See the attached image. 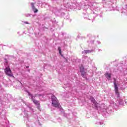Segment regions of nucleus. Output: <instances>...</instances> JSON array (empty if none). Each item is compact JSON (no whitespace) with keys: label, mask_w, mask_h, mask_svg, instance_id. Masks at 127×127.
Instances as JSON below:
<instances>
[{"label":"nucleus","mask_w":127,"mask_h":127,"mask_svg":"<svg viewBox=\"0 0 127 127\" xmlns=\"http://www.w3.org/2000/svg\"><path fill=\"white\" fill-rule=\"evenodd\" d=\"M52 104L55 108H58L59 109H60L61 108V106H60V104L59 103V102L58 101V100H57V98L55 96L52 95Z\"/></svg>","instance_id":"nucleus-1"},{"label":"nucleus","mask_w":127,"mask_h":127,"mask_svg":"<svg viewBox=\"0 0 127 127\" xmlns=\"http://www.w3.org/2000/svg\"><path fill=\"white\" fill-rule=\"evenodd\" d=\"M4 72L6 75L9 76V77H12V76H13V74H12L11 70H10V68H9V66L6 67L4 69Z\"/></svg>","instance_id":"nucleus-2"},{"label":"nucleus","mask_w":127,"mask_h":127,"mask_svg":"<svg viewBox=\"0 0 127 127\" xmlns=\"http://www.w3.org/2000/svg\"><path fill=\"white\" fill-rule=\"evenodd\" d=\"M114 84L116 95L118 98H120V93H119V89L118 88V86L117 85V81L116 80V79H114Z\"/></svg>","instance_id":"nucleus-3"},{"label":"nucleus","mask_w":127,"mask_h":127,"mask_svg":"<svg viewBox=\"0 0 127 127\" xmlns=\"http://www.w3.org/2000/svg\"><path fill=\"white\" fill-rule=\"evenodd\" d=\"M28 95L29 96L30 99H31L32 101H33V103H35V105L38 106L39 105V101L34 100V98L36 97V95L33 96L32 94H30V93H28Z\"/></svg>","instance_id":"nucleus-4"},{"label":"nucleus","mask_w":127,"mask_h":127,"mask_svg":"<svg viewBox=\"0 0 127 127\" xmlns=\"http://www.w3.org/2000/svg\"><path fill=\"white\" fill-rule=\"evenodd\" d=\"M80 72L81 73V75L83 78H86V73L87 71L84 68L83 66H81L80 67Z\"/></svg>","instance_id":"nucleus-5"},{"label":"nucleus","mask_w":127,"mask_h":127,"mask_svg":"<svg viewBox=\"0 0 127 127\" xmlns=\"http://www.w3.org/2000/svg\"><path fill=\"white\" fill-rule=\"evenodd\" d=\"M90 100L92 103V105L93 106V107H94V108H98V106H99V104L97 103V102L95 101V100L94 99V98H93L92 97H91Z\"/></svg>","instance_id":"nucleus-6"},{"label":"nucleus","mask_w":127,"mask_h":127,"mask_svg":"<svg viewBox=\"0 0 127 127\" xmlns=\"http://www.w3.org/2000/svg\"><path fill=\"white\" fill-rule=\"evenodd\" d=\"M105 75V77H106L108 80H111L112 74L108 72H106Z\"/></svg>","instance_id":"nucleus-7"},{"label":"nucleus","mask_w":127,"mask_h":127,"mask_svg":"<svg viewBox=\"0 0 127 127\" xmlns=\"http://www.w3.org/2000/svg\"><path fill=\"white\" fill-rule=\"evenodd\" d=\"M93 52V50H84L82 52V54H88Z\"/></svg>","instance_id":"nucleus-8"},{"label":"nucleus","mask_w":127,"mask_h":127,"mask_svg":"<svg viewBox=\"0 0 127 127\" xmlns=\"http://www.w3.org/2000/svg\"><path fill=\"white\" fill-rule=\"evenodd\" d=\"M32 9H33V11H34L35 13H36V12H38V10L36 8H35V7L34 8H32Z\"/></svg>","instance_id":"nucleus-9"},{"label":"nucleus","mask_w":127,"mask_h":127,"mask_svg":"<svg viewBox=\"0 0 127 127\" xmlns=\"http://www.w3.org/2000/svg\"><path fill=\"white\" fill-rule=\"evenodd\" d=\"M58 50H59V54L61 55V54L62 53V51L61 50V47H58Z\"/></svg>","instance_id":"nucleus-10"},{"label":"nucleus","mask_w":127,"mask_h":127,"mask_svg":"<svg viewBox=\"0 0 127 127\" xmlns=\"http://www.w3.org/2000/svg\"><path fill=\"white\" fill-rule=\"evenodd\" d=\"M31 5L32 6V8H34V7H35V6H34V3L32 2L31 3Z\"/></svg>","instance_id":"nucleus-11"},{"label":"nucleus","mask_w":127,"mask_h":127,"mask_svg":"<svg viewBox=\"0 0 127 127\" xmlns=\"http://www.w3.org/2000/svg\"><path fill=\"white\" fill-rule=\"evenodd\" d=\"M28 109H29V110H30L31 112H32V111H33V109L32 108H31V107H28Z\"/></svg>","instance_id":"nucleus-12"},{"label":"nucleus","mask_w":127,"mask_h":127,"mask_svg":"<svg viewBox=\"0 0 127 127\" xmlns=\"http://www.w3.org/2000/svg\"><path fill=\"white\" fill-rule=\"evenodd\" d=\"M124 103V102L123 101V100H121V102H120L119 103L120 104V105H123V103Z\"/></svg>","instance_id":"nucleus-13"},{"label":"nucleus","mask_w":127,"mask_h":127,"mask_svg":"<svg viewBox=\"0 0 127 127\" xmlns=\"http://www.w3.org/2000/svg\"><path fill=\"white\" fill-rule=\"evenodd\" d=\"M104 123L103 122H99V125H103Z\"/></svg>","instance_id":"nucleus-14"},{"label":"nucleus","mask_w":127,"mask_h":127,"mask_svg":"<svg viewBox=\"0 0 127 127\" xmlns=\"http://www.w3.org/2000/svg\"><path fill=\"white\" fill-rule=\"evenodd\" d=\"M24 23H25V24H28V23L27 22H24Z\"/></svg>","instance_id":"nucleus-15"},{"label":"nucleus","mask_w":127,"mask_h":127,"mask_svg":"<svg viewBox=\"0 0 127 127\" xmlns=\"http://www.w3.org/2000/svg\"><path fill=\"white\" fill-rule=\"evenodd\" d=\"M27 16H30V14H27Z\"/></svg>","instance_id":"nucleus-16"},{"label":"nucleus","mask_w":127,"mask_h":127,"mask_svg":"<svg viewBox=\"0 0 127 127\" xmlns=\"http://www.w3.org/2000/svg\"><path fill=\"white\" fill-rule=\"evenodd\" d=\"M97 43H98V44H101V42L97 41Z\"/></svg>","instance_id":"nucleus-17"},{"label":"nucleus","mask_w":127,"mask_h":127,"mask_svg":"<svg viewBox=\"0 0 127 127\" xmlns=\"http://www.w3.org/2000/svg\"><path fill=\"white\" fill-rule=\"evenodd\" d=\"M86 60H88L89 59L88 58H87V57H86Z\"/></svg>","instance_id":"nucleus-18"},{"label":"nucleus","mask_w":127,"mask_h":127,"mask_svg":"<svg viewBox=\"0 0 127 127\" xmlns=\"http://www.w3.org/2000/svg\"><path fill=\"white\" fill-rule=\"evenodd\" d=\"M18 33V34H19V32H18V33Z\"/></svg>","instance_id":"nucleus-19"},{"label":"nucleus","mask_w":127,"mask_h":127,"mask_svg":"<svg viewBox=\"0 0 127 127\" xmlns=\"http://www.w3.org/2000/svg\"><path fill=\"white\" fill-rule=\"evenodd\" d=\"M64 116H65V114H64Z\"/></svg>","instance_id":"nucleus-20"}]
</instances>
